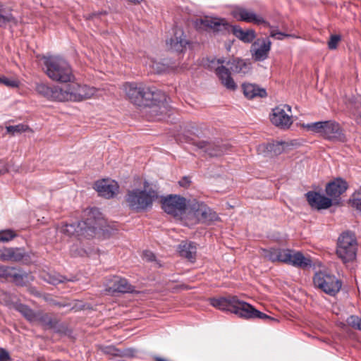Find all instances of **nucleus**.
<instances>
[{"mask_svg":"<svg viewBox=\"0 0 361 361\" xmlns=\"http://www.w3.org/2000/svg\"><path fill=\"white\" fill-rule=\"evenodd\" d=\"M123 90L127 98L135 105L151 106L153 112L156 111L157 106L165 108L166 95L154 87L126 82L123 85Z\"/></svg>","mask_w":361,"mask_h":361,"instance_id":"nucleus-1","label":"nucleus"},{"mask_svg":"<svg viewBox=\"0 0 361 361\" xmlns=\"http://www.w3.org/2000/svg\"><path fill=\"white\" fill-rule=\"evenodd\" d=\"M85 220L77 224H66L60 228V232L68 235H76L79 238H91L97 230H102L106 225V220L97 208L85 211Z\"/></svg>","mask_w":361,"mask_h":361,"instance_id":"nucleus-2","label":"nucleus"},{"mask_svg":"<svg viewBox=\"0 0 361 361\" xmlns=\"http://www.w3.org/2000/svg\"><path fill=\"white\" fill-rule=\"evenodd\" d=\"M159 198V192L145 180L142 188L128 190L125 200L131 210L141 212L151 209Z\"/></svg>","mask_w":361,"mask_h":361,"instance_id":"nucleus-3","label":"nucleus"},{"mask_svg":"<svg viewBox=\"0 0 361 361\" xmlns=\"http://www.w3.org/2000/svg\"><path fill=\"white\" fill-rule=\"evenodd\" d=\"M45 73L52 80L66 83L74 79L69 63L59 56H44Z\"/></svg>","mask_w":361,"mask_h":361,"instance_id":"nucleus-4","label":"nucleus"},{"mask_svg":"<svg viewBox=\"0 0 361 361\" xmlns=\"http://www.w3.org/2000/svg\"><path fill=\"white\" fill-rule=\"evenodd\" d=\"M202 24L214 32H228L231 30L236 37L245 43L252 42L256 37L255 30H243L238 26H231L222 18H206L202 20Z\"/></svg>","mask_w":361,"mask_h":361,"instance_id":"nucleus-5","label":"nucleus"},{"mask_svg":"<svg viewBox=\"0 0 361 361\" xmlns=\"http://www.w3.org/2000/svg\"><path fill=\"white\" fill-rule=\"evenodd\" d=\"M69 83L60 87L59 102H80L93 96L95 93L94 88L85 85H80L71 80Z\"/></svg>","mask_w":361,"mask_h":361,"instance_id":"nucleus-6","label":"nucleus"},{"mask_svg":"<svg viewBox=\"0 0 361 361\" xmlns=\"http://www.w3.org/2000/svg\"><path fill=\"white\" fill-rule=\"evenodd\" d=\"M336 255L344 263L353 261L357 254V240L350 232L343 233L338 239Z\"/></svg>","mask_w":361,"mask_h":361,"instance_id":"nucleus-7","label":"nucleus"},{"mask_svg":"<svg viewBox=\"0 0 361 361\" xmlns=\"http://www.w3.org/2000/svg\"><path fill=\"white\" fill-rule=\"evenodd\" d=\"M313 283L315 288L331 296L336 295L342 286V282L334 275L322 271L314 274Z\"/></svg>","mask_w":361,"mask_h":361,"instance_id":"nucleus-8","label":"nucleus"},{"mask_svg":"<svg viewBox=\"0 0 361 361\" xmlns=\"http://www.w3.org/2000/svg\"><path fill=\"white\" fill-rule=\"evenodd\" d=\"M231 313L245 319H260L268 323L279 322L278 319L257 310L250 304L240 300L238 298H237Z\"/></svg>","mask_w":361,"mask_h":361,"instance_id":"nucleus-9","label":"nucleus"},{"mask_svg":"<svg viewBox=\"0 0 361 361\" xmlns=\"http://www.w3.org/2000/svg\"><path fill=\"white\" fill-rule=\"evenodd\" d=\"M161 202L164 212L173 216L182 215L187 207L186 199L177 195L162 197Z\"/></svg>","mask_w":361,"mask_h":361,"instance_id":"nucleus-10","label":"nucleus"},{"mask_svg":"<svg viewBox=\"0 0 361 361\" xmlns=\"http://www.w3.org/2000/svg\"><path fill=\"white\" fill-rule=\"evenodd\" d=\"M291 106L288 104L276 106L272 110L270 119L271 123L281 129H288L293 123Z\"/></svg>","mask_w":361,"mask_h":361,"instance_id":"nucleus-11","label":"nucleus"},{"mask_svg":"<svg viewBox=\"0 0 361 361\" xmlns=\"http://www.w3.org/2000/svg\"><path fill=\"white\" fill-rule=\"evenodd\" d=\"M0 278L11 279L18 286H25L32 277L27 273L11 267H0Z\"/></svg>","mask_w":361,"mask_h":361,"instance_id":"nucleus-12","label":"nucleus"},{"mask_svg":"<svg viewBox=\"0 0 361 361\" xmlns=\"http://www.w3.org/2000/svg\"><path fill=\"white\" fill-rule=\"evenodd\" d=\"M232 14L238 20L252 23L256 25H263L264 27H271L269 23L266 21L262 16L243 7L235 8L232 11Z\"/></svg>","mask_w":361,"mask_h":361,"instance_id":"nucleus-13","label":"nucleus"},{"mask_svg":"<svg viewBox=\"0 0 361 361\" xmlns=\"http://www.w3.org/2000/svg\"><path fill=\"white\" fill-rule=\"evenodd\" d=\"M271 42L268 38H258L252 44L250 52L256 61L265 60L271 49Z\"/></svg>","mask_w":361,"mask_h":361,"instance_id":"nucleus-14","label":"nucleus"},{"mask_svg":"<svg viewBox=\"0 0 361 361\" xmlns=\"http://www.w3.org/2000/svg\"><path fill=\"white\" fill-rule=\"evenodd\" d=\"M94 188L100 196L107 199L114 197L119 191L118 183L109 179H103L97 181L94 184Z\"/></svg>","mask_w":361,"mask_h":361,"instance_id":"nucleus-15","label":"nucleus"},{"mask_svg":"<svg viewBox=\"0 0 361 361\" xmlns=\"http://www.w3.org/2000/svg\"><path fill=\"white\" fill-rule=\"evenodd\" d=\"M286 264H290L295 267L305 269L312 265L310 257H305L302 252L287 249Z\"/></svg>","mask_w":361,"mask_h":361,"instance_id":"nucleus-16","label":"nucleus"},{"mask_svg":"<svg viewBox=\"0 0 361 361\" xmlns=\"http://www.w3.org/2000/svg\"><path fill=\"white\" fill-rule=\"evenodd\" d=\"M188 44V41L183 29L178 27L174 28L173 37L166 42L169 49L176 52L183 51Z\"/></svg>","mask_w":361,"mask_h":361,"instance_id":"nucleus-17","label":"nucleus"},{"mask_svg":"<svg viewBox=\"0 0 361 361\" xmlns=\"http://www.w3.org/2000/svg\"><path fill=\"white\" fill-rule=\"evenodd\" d=\"M325 139L333 142H344L346 139L339 124L335 121H327L322 135Z\"/></svg>","mask_w":361,"mask_h":361,"instance_id":"nucleus-18","label":"nucleus"},{"mask_svg":"<svg viewBox=\"0 0 361 361\" xmlns=\"http://www.w3.org/2000/svg\"><path fill=\"white\" fill-rule=\"evenodd\" d=\"M224 63H225L224 59H218V63L223 64ZM231 71L228 67L226 68L223 65L217 67L215 70V73L221 81V83L228 90H235L237 87V85L231 76Z\"/></svg>","mask_w":361,"mask_h":361,"instance_id":"nucleus-19","label":"nucleus"},{"mask_svg":"<svg viewBox=\"0 0 361 361\" xmlns=\"http://www.w3.org/2000/svg\"><path fill=\"white\" fill-rule=\"evenodd\" d=\"M348 188V183L345 180L338 178L326 185V193L333 199L337 198L345 192Z\"/></svg>","mask_w":361,"mask_h":361,"instance_id":"nucleus-20","label":"nucleus"},{"mask_svg":"<svg viewBox=\"0 0 361 361\" xmlns=\"http://www.w3.org/2000/svg\"><path fill=\"white\" fill-rule=\"evenodd\" d=\"M308 203L312 207L317 209H327L332 205V200L316 192H308L306 194Z\"/></svg>","mask_w":361,"mask_h":361,"instance_id":"nucleus-21","label":"nucleus"},{"mask_svg":"<svg viewBox=\"0 0 361 361\" xmlns=\"http://www.w3.org/2000/svg\"><path fill=\"white\" fill-rule=\"evenodd\" d=\"M195 145L199 149H203L204 152L210 157L221 156L228 151V147L225 145L219 146L214 142H209L204 140L195 142Z\"/></svg>","mask_w":361,"mask_h":361,"instance_id":"nucleus-22","label":"nucleus"},{"mask_svg":"<svg viewBox=\"0 0 361 361\" xmlns=\"http://www.w3.org/2000/svg\"><path fill=\"white\" fill-rule=\"evenodd\" d=\"M109 291L118 292V293H133L135 290L134 286L128 283V281L123 278L118 276H114L109 281Z\"/></svg>","mask_w":361,"mask_h":361,"instance_id":"nucleus-23","label":"nucleus"},{"mask_svg":"<svg viewBox=\"0 0 361 361\" xmlns=\"http://www.w3.org/2000/svg\"><path fill=\"white\" fill-rule=\"evenodd\" d=\"M237 298L238 297L235 295H229L228 297L212 298L210 300V304L213 307L222 311H228L232 312Z\"/></svg>","mask_w":361,"mask_h":361,"instance_id":"nucleus-24","label":"nucleus"},{"mask_svg":"<svg viewBox=\"0 0 361 361\" xmlns=\"http://www.w3.org/2000/svg\"><path fill=\"white\" fill-rule=\"evenodd\" d=\"M195 214L199 220L204 223H211L219 220L216 212L203 204H198Z\"/></svg>","mask_w":361,"mask_h":361,"instance_id":"nucleus-25","label":"nucleus"},{"mask_svg":"<svg viewBox=\"0 0 361 361\" xmlns=\"http://www.w3.org/2000/svg\"><path fill=\"white\" fill-rule=\"evenodd\" d=\"M226 65L230 71L233 73L245 75L250 71V63L238 58L230 59L226 62Z\"/></svg>","mask_w":361,"mask_h":361,"instance_id":"nucleus-26","label":"nucleus"},{"mask_svg":"<svg viewBox=\"0 0 361 361\" xmlns=\"http://www.w3.org/2000/svg\"><path fill=\"white\" fill-rule=\"evenodd\" d=\"M36 91L48 99L59 101L60 92L59 86L49 87L44 83H38L36 85Z\"/></svg>","mask_w":361,"mask_h":361,"instance_id":"nucleus-27","label":"nucleus"},{"mask_svg":"<svg viewBox=\"0 0 361 361\" xmlns=\"http://www.w3.org/2000/svg\"><path fill=\"white\" fill-rule=\"evenodd\" d=\"M180 255L188 259L190 262H194L196 258L197 246L195 243L183 241L178 247Z\"/></svg>","mask_w":361,"mask_h":361,"instance_id":"nucleus-28","label":"nucleus"},{"mask_svg":"<svg viewBox=\"0 0 361 361\" xmlns=\"http://www.w3.org/2000/svg\"><path fill=\"white\" fill-rule=\"evenodd\" d=\"M243 93L248 99H253L255 97H265L267 92L263 88H259L254 84H243Z\"/></svg>","mask_w":361,"mask_h":361,"instance_id":"nucleus-29","label":"nucleus"},{"mask_svg":"<svg viewBox=\"0 0 361 361\" xmlns=\"http://www.w3.org/2000/svg\"><path fill=\"white\" fill-rule=\"evenodd\" d=\"M35 322H38L47 329H53L56 327L58 320L48 313L38 311L36 313Z\"/></svg>","mask_w":361,"mask_h":361,"instance_id":"nucleus-30","label":"nucleus"},{"mask_svg":"<svg viewBox=\"0 0 361 361\" xmlns=\"http://www.w3.org/2000/svg\"><path fill=\"white\" fill-rule=\"evenodd\" d=\"M287 249H270L264 250L265 257L271 262H281L285 263L286 257H288Z\"/></svg>","mask_w":361,"mask_h":361,"instance_id":"nucleus-31","label":"nucleus"},{"mask_svg":"<svg viewBox=\"0 0 361 361\" xmlns=\"http://www.w3.org/2000/svg\"><path fill=\"white\" fill-rule=\"evenodd\" d=\"M348 109L357 123H361V96L350 100Z\"/></svg>","mask_w":361,"mask_h":361,"instance_id":"nucleus-32","label":"nucleus"},{"mask_svg":"<svg viewBox=\"0 0 361 361\" xmlns=\"http://www.w3.org/2000/svg\"><path fill=\"white\" fill-rule=\"evenodd\" d=\"M6 261L20 262L25 255L24 250L18 247L6 248Z\"/></svg>","mask_w":361,"mask_h":361,"instance_id":"nucleus-33","label":"nucleus"},{"mask_svg":"<svg viewBox=\"0 0 361 361\" xmlns=\"http://www.w3.org/2000/svg\"><path fill=\"white\" fill-rule=\"evenodd\" d=\"M16 310L20 312L27 320L30 322H35L37 312H35L28 306L23 304L18 305Z\"/></svg>","mask_w":361,"mask_h":361,"instance_id":"nucleus-34","label":"nucleus"},{"mask_svg":"<svg viewBox=\"0 0 361 361\" xmlns=\"http://www.w3.org/2000/svg\"><path fill=\"white\" fill-rule=\"evenodd\" d=\"M326 125V121H319L315 123H307L306 125H303V126L307 130L316 133H320L322 135H323Z\"/></svg>","mask_w":361,"mask_h":361,"instance_id":"nucleus-35","label":"nucleus"},{"mask_svg":"<svg viewBox=\"0 0 361 361\" xmlns=\"http://www.w3.org/2000/svg\"><path fill=\"white\" fill-rule=\"evenodd\" d=\"M6 132L11 135H16L27 130H31L27 125L20 123L16 126H8L6 127Z\"/></svg>","mask_w":361,"mask_h":361,"instance_id":"nucleus-36","label":"nucleus"},{"mask_svg":"<svg viewBox=\"0 0 361 361\" xmlns=\"http://www.w3.org/2000/svg\"><path fill=\"white\" fill-rule=\"evenodd\" d=\"M349 202L353 208L361 212V187L355 191Z\"/></svg>","mask_w":361,"mask_h":361,"instance_id":"nucleus-37","label":"nucleus"},{"mask_svg":"<svg viewBox=\"0 0 361 361\" xmlns=\"http://www.w3.org/2000/svg\"><path fill=\"white\" fill-rule=\"evenodd\" d=\"M16 236V233L11 229L3 230L0 231V242L6 243Z\"/></svg>","mask_w":361,"mask_h":361,"instance_id":"nucleus-38","label":"nucleus"},{"mask_svg":"<svg viewBox=\"0 0 361 361\" xmlns=\"http://www.w3.org/2000/svg\"><path fill=\"white\" fill-rule=\"evenodd\" d=\"M346 322L354 329L361 331V317L351 315L347 319Z\"/></svg>","mask_w":361,"mask_h":361,"instance_id":"nucleus-39","label":"nucleus"},{"mask_svg":"<svg viewBox=\"0 0 361 361\" xmlns=\"http://www.w3.org/2000/svg\"><path fill=\"white\" fill-rule=\"evenodd\" d=\"M0 84L4 85L8 87H18L19 85V81L13 78L1 75L0 76Z\"/></svg>","mask_w":361,"mask_h":361,"instance_id":"nucleus-40","label":"nucleus"},{"mask_svg":"<svg viewBox=\"0 0 361 361\" xmlns=\"http://www.w3.org/2000/svg\"><path fill=\"white\" fill-rule=\"evenodd\" d=\"M341 39V37L339 35H331L328 42V47L329 49H336L339 42Z\"/></svg>","mask_w":361,"mask_h":361,"instance_id":"nucleus-41","label":"nucleus"},{"mask_svg":"<svg viewBox=\"0 0 361 361\" xmlns=\"http://www.w3.org/2000/svg\"><path fill=\"white\" fill-rule=\"evenodd\" d=\"M267 149L274 152L275 154H279L283 151L282 143L277 142L276 144H270L267 146Z\"/></svg>","mask_w":361,"mask_h":361,"instance_id":"nucleus-42","label":"nucleus"},{"mask_svg":"<svg viewBox=\"0 0 361 361\" xmlns=\"http://www.w3.org/2000/svg\"><path fill=\"white\" fill-rule=\"evenodd\" d=\"M270 36L271 37L276 38V39H277L279 40H282L284 37H293V35H288V34H285V33L281 32H278V31H276L275 30H271Z\"/></svg>","mask_w":361,"mask_h":361,"instance_id":"nucleus-43","label":"nucleus"},{"mask_svg":"<svg viewBox=\"0 0 361 361\" xmlns=\"http://www.w3.org/2000/svg\"><path fill=\"white\" fill-rule=\"evenodd\" d=\"M71 254L73 257L84 256L87 254L86 251L83 249L78 250L77 246L73 245L71 248Z\"/></svg>","mask_w":361,"mask_h":361,"instance_id":"nucleus-44","label":"nucleus"},{"mask_svg":"<svg viewBox=\"0 0 361 361\" xmlns=\"http://www.w3.org/2000/svg\"><path fill=\"white\" fill-rule=\"evenodd\" d=\"M0 361H11L9 353L4 348H0Z\"/></svg>","mask_w":361,"mask_h":361,"instance_id":"nucleus-45","label":"nucleus"},{"mask_svg":"<svg viewBox=\"0 0 361 361\" xmlns=\"http://www.w3.org/2000/svg\"><path fill=\"white\" fill-rule=\"evenodd\" d=\"M66 280V278L63 276H59V277L57 278H52L50 281H49V283H52V284H58V283H63Z\"/></svg>","mask_w":361,"mask_h":361,"instance_id":"nucleus-46","label":"nucleus"},{"mask_svg":"<svg viewBox=\"0 0 361 361\" xmlns=\"http://www.w3.org/2000/svg\"><path fill=\"white\" fill-rule=\"evenodd\" d=\"M143 256L144 258L147 261H154L155 259L154 255L149 251L145 252Z\"/></svg>","mask_w":361,"mask_h":361,"instance_id":"nucleus-47","label":"nucleus"},{"mask_svg":"<svg viewBox=\"0 0 361 361\" xmlns=\"http://www.w3.org/2000/svg\"><path fill=\"white\" fill-rule=\"evenodd\" d=\"M190 183V180L188 177H183L180 181L179 185L182 187L187 188Z\"/></svg>","mask_w":361,"mask_h":361,"instance_id":"nucleus-48","label":"nucleus"},{"mask_svg":"<svg viewBox=\"0 0 361 361\" xmlns=\"http://www.w3.org/2000/svg\"><path fill=\"white\" fill-rule=\"evenodd\" d=\"M7 171L6 166L3 162H0V176L5 173Z\"/></svg>","mask_w":361,"mask_h":361,"instance_id":"nucleus-49","label":"nucleus"},{"mask_svg":"<svg viewBox=\"0 0 361 361\" xmlns=\"http://www.w3.org/2000/svg\"><path fill=\"white\" fill-rule=\"evenodd\" d=\"M6 248L0 249V259L2 261H6V257H4L6 255Z\"/></svg>","mask_w":361,"mask_h":361,"instance_id":"nucleus-50","label":"nucleus"},{"mask_svg":"<svg viewBox=\"0 0 361 361\" xmlns=\"http://www.w3.org/2000/svg\"><path fill=\"white\" fill-rule=\"evenodd\" d=\"M133 4H140L143 0H127Z\"/></svg>","mask_w":361,"mask_h":361,"instance_id":"nucleus-51","label":"nucleus"},{"mask_svg":"<svg viewBox=\"0 0 361 361\" xmlns=\"http://www.w3.org/2000/svg\"><path fill=\"white\" fill-rule=\"evenodd\" d=\"M155 360L156 361H167L166 359L162 358V357H155Z\"/></svg>","mask_w":361,"mask_h":361,"instance_id":"nucleus-52","label":"nucleus"}]
</instances>
